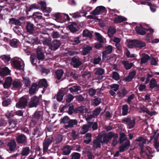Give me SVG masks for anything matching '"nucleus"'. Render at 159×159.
<instances>
[{
	"instance_id": "1",
	"label": "nucleus",
	"mask_w": 159,
	"mask_h": 159,
	"mask_svg": "<svg viewBox=\"0 0 159 159\" xmlns=\"http://www.w3.org/2000/svg\"><path fill=\"white\" fill-rule=\"evenodd\" d=\"M128 47L129 48H142L146 46L145 43L138 39L127 40Z\"/></svg>"
},
{
	"instance_id": "2",
	"label": "nucleus",
	"mask_w": 159,
	"mask_h": 159,
	"mask_svg": "<svg viewBox=\"0 0 159 159\" xmlns=\"http://www.w3.org/2000/svg\"><path fill=\"white\" fill-rule=\"evenodd\" d=\"M38 5H40V8L43 13H46L47 14H44V15L47 16H49V13L52 11V9L51 8L47 7L46 2L44 1H40L38 2Z\"/></svg>"
},
{
	"instance_id": "3",
	"label": "nucleus",
	"mask_w": 159,
	"mask_h": 159,
	"mask_svg": "<svg viewBox=\"0 0 159 159\" xmlns=\"http://www.w3.org/2000/svg\"><path fill=\"white\" fill-rule=\"evenodd\" d=\"M122 123L126 124L127 127L129 129L133 128L135 124V119L131 120L129 117H124L122 119Z\"/></svg>"
},
{
	"instance_id": "4",
	"label": "nucleus",
	"mask_w": 159,
	"mask_h": 159,
	"mask_svg": "<svg viewBox=\"0 0 159 159\" xmlns=\"http://www.w3.org/2000/svg\"><path fill=\"white\" fill-rule=\"evenodd\" d=\"M40 104L39 98L36 96L32 97L28 103V106L30 108L36 107Z\"/></svg>"
},
{
	"instance_id": "5",
	"label": "nucleus",
	"mask_w": 159,
	"mask_h": 159,
	"mask_svg": "<svg viewBox=\"0 0 159 159\" xmlns=\"http://www.w3.org/2000/svg\"><path fill=\"white\" fill-rule=\"evenodd\" d=\"M147 142H142L139 143L138 145L141 148V152H142L143 153H144V154L146 155V156L148 157L149 159H151V158L153 157V156L152 155V152H151L148 149H147L145 151L143 152V149L144 146V144H147Z\"/></svg>"
},
{
	"instance_id": "6",
	"label": "nucleus",
	"mask_w": 159,
	"mask_h": 159,
	"mask_svg": "<svg viewBox=\"0 0 159 159\" xmlns=\"http://www.w3.org/2000/svg\"><path fill=\"white\" fill-rule=\"evenodd\" d=\"M113 132H109L106 134H104L100 137V138L102 137L103 139V141H102V143H105L106 144L108 143L110 140L113 138Z\"/></svg>"
},
{
	"instance_id": "7",
	"label": "nucleus",
	"mask_w": 159,
	"mask_h": 159,
	"mask_svg": "<svg viewBox=\"0 0 159 159\" xmlns=\"http://www.w3.org/2000/svg\"><path fill=\"white\" fill-rule=\"evenodd\" d=\"M53 140L52 137H50L45 139L43 143V151L44 153L47 152L48 147Z\"/></svg>"
},
{
	"instance_id": "8",
	"label": "nucleus",
	"mask_w": 159,
	"mask_h": 159,
	"mask_svg": "<svg viewBox=\"0 0 159 159\" xmlns=\"http://www.w3.org/2000/svg\"><path fill=\"white\" fill-rule=\"evenodd\" d=\"M106 11V8L103 6L97 7L95 9L91 11L90 13L93 15H99L101 13L104 12Z\"/></svg>"
},
{
	"instance_id": "9",
	"label": "nucleus",
	"mask_w": 159,
	"mask_h": 159,
	"mask_svg": "<svg viewBox=\"0 0 159 159\" xmlns=\"http://www.w3.org/2000/svg\"><path fill=\"white\" fill-rule=\"evenodd\" d=\"M82 64V62L80 60L79 57L76 58L75 56L72 57L71 59L70 65L73 67L76 68L79 67Z\"/></svg>"
},
{
	"instance_id": "10",
	"label": "nucleus",
	"mask_w": 159,
	"mask_h": 159,
	"mask_svg": "<svg viewBox=\"0 0 159 159\" xmlns=\"http://www.w3.org/2000/svg\"><path fill=\"white\" fill-rule=\"evenodd\" d=\"M61 45L60 42L59 40H54L52 41L49 46V48L51 50L55 51L58 49Z\"/></svg>"
},
{
	"instance_id": "11",
	"label": "nucleus",
	"mask_w": 159,
	"mask_h": 159,
	"mask_svg": "<svg viewBox=\"0 0 159 159\" xmlns=\"http://www.w3.org/2000/svg\"><path fill=\"white\" fill-rule=\"evenodd\" d=\"M68 28L72 33L76 32L79 31L80 29L77 24L75 22H72L69 25Z\"/></svg>"
},
{
	"instance_id": "12",
	"label": "nucleus",
	"mask_w": 159,
	"mask_h": 159,
	"mask_svg": "<svg viewBox=\"0 0 159 159\" xmlns=\"http://www.w3.org/2000/svg\"><path fill=\"white\" fill-rule=\"evenodd\" d=\"M29 96L27 95L20 98V109L25 108L27 106Z\"/></svg>"
},
{
	"instance_id": "13",
	"label": "nucleus",
	"mask_w": 159,
	"mask_h": 159,
	"mask_svg": "<svg viewBox=\"0 0 159 159\" xmlns=\"http://www.w3.org/2000/svg\"><path fill=\"white\" fill-rule=\"evenodd\" d=\"M30 149L29 147H25L23 148L20 153L22 155L20 159H25V157L27 156L30 153Z\"/></svg>"
},
{
	"instance_id": "14",
	"label": "nucleus",
	"mask_w": 159,
	"mask_h": 159,
	"mask_svg": "<svg viewBox=\"0 0 159 159\" xmlns=\"http://www.w3.org/2000/svg\"><path fill=\"white\" fill-rule=\"evenodd\" d=\"M36 56L37 58L39 60H43L45 58V56L41 48L38 47L36 49Z\"/></svg>"
},
{
	"instance_id": "15",
	"label": "nucleus",
	"mask_w": 159,
	"mask_h": 159,
	"mask_svg": "<svg viewBox=\"0 0 159 159\" xmlns=\"http://www.w3.org/2000/svg\"><path fill=\"white\" fill-rule=\"evenodd\" d=\"M102 141L100 139L97 138L94 139L93 141V144L92 149L93 150H95L97 148H100L101 147V143Z\"/></svg>"
},
{
	"instance_id": "16",
	"label": "nucleus",
	"mask_w": 159,
	"mask_h": 159,
	"mask_svg": "<svg viewBox=\"0 0 159 159\" xmlns=\"http://www.w3.org/2000/svg\"><path fill=\"white\" fill-rule=\"evenodd\" d=\"M77 123V121L75 119H70L67 122L68 124L65 125L64 127L65 129H67L69 128H72L74 125H76Z\"/></svg>"
},
{
	"instance_id": "17",
	"label": "nucleus",
	"mask_w": 159,
	"mask_h": 159,
	"mask_svg": "<svg viewBox=\"0 0 159 159\" xmlns=\"http://www.w3.org/2000/svg\"><path fill=\"white\" fill-rule=\"evenodd\" d=\"M64 16V15L63 14L59 12L53 14L52 13L51 14L52 18L58 22H59L58 21L62 19Z\"/></svg>"
},
{
	"instance_id": "18",
	"label": "nucleus",
	"mask_w": 159,
	"mask_h": 159,
	"mask_svg": "<svg viewBox=\"0 0 159 159\" xmlns=\"http://www.w3.org/2000/svg\"><path fill=\"white\" fill-rule=\"evenodd\" d=\"M136 33L140 35H143L146 34V32L144 30V28L143 27L142 24L139 26H137L135 28Z\"/></svg>"
},
{
	"instance_id": "19",
	"label": "nucleus",
	"mask_w": 159,
	"mask_h": 159,
	"mask_svg": "<svg viewBox=\"0 0 159 159\" xmlns=\"http://www.w3.org/2000/svg\"><path fill=\"white\" fill-rule=\"evenodd\" d=\"M37 84L39 88H43L46 89L48 86L47 82L45 79H43L40 80L38 82Z\"/></svg>"
},
{
	"instance_id": "20",
	"label": "nucleus",
	"mask_w": 159,
	"mask_h": 159,
	"mask_svg": "<svg viewBox=\"0 0 159 159\" xmlns=\"http://www.w3.org/2000/svg\"><path fill=\"white\" fill-rule=\"evenodd\" d=\"M26 28L27 31L31 34L33 33L34 31V25L29 21L27 22Z\"/></svg>"
},
{
	"instance_id": "21",
	"label": "nucleus",
	"mask_w": 159,
	"mask_h": 159,
	"mask_svg": "<svg viewBox=\"0 0 159 159\" xmlns=\"http://www.w3.org/2000/svg\"><path fill=\"white\" fill-rule=\"evenodd\" d=\"M136 71L135 70H133L129 72L128 76L125 78V81L127 82L131 81L136 75Z\"/></svg>"
},
{
	"instance_id": "22",
	"label": "nucleus",
	"mask_w": 159,
	"mask_h": 159,
	"mask_svg": "<svg viewBox=\"0 0 159 159\" xmlns=\"http://www.w3.org/2000/svg\"><path fill=\"white\" fill-rule=\"evenodd\" d=\"M128 91L125 89H123L117 92V94L120 99H122L127 93Z\"/></svg>"
},
{
	"instance_id": "23",
	"label": "nucleus",
	"mask_w": 159,
	"mask_h": 159,
	"mask_svg": "<svg viewBox=\"0 0 159 159\" xmlns=\"http://www.w3.org/2000/svg\"><path fill=\"white\" fill-rule=\"evenodd\" d=\"M40 8V6L38 5V4L36 3H34L31 4L29 8L26 10L25 11L26 13V14L28 15L29 13L28 12L31 11L33 9H38Z\"/></svg>"
},
{
	"instance_id": "24",
	"label": "nucleus",
	"mask_w": 159,
	"mask_h": 159,
	"mask_svg": "<svg viewBox=\"0 0 159 159\" xmlns=\"http://www.w3.org/2000/svg\"><path fill=\"white\" fill-rule=\"evenodd\" d=\"M127 20L126 18L123 17L121 16H118L117 17H115L114 20V22L115 23H120Z\"/></svg>"
},
{
	"instance_id": "25",
	"label": "nucleus",
	"mask_w": 159,
	"mask_h": 159,
	"mask_svg": "<svg viewBox=\"0 0 159 159\" xmlns=\"http://www.w3.org/2000/svg\"><path fill=\"white\" fill-rule=\"evenodd\" d=\"M116 32V29L112 26L110 27L108 29V35L110 37H112L113 35Z\"/></svg>"
},
{
	"instance_id": "26",
	"label": "nucleus",
	"mask_w": 159,
	"mask_h": 159,
	"mask_svg": "<svg viewBox=\"0 0 159 159\" xmlns=\"http://www.w3.org/2000/svg\"><path fill=\"white\" fill-rule=\"evenodd\" d=\"M71 149L72 148L69 145H65L63 148V154L65 155H68L70 153Z\"/></svg>"
},
{
	"instance_id": "27",
	"label": "nucleus",
	"mask_w": 159,
	"mask_h": 159,
	"mask_svg": "<svg viewBox=\"0 0 159 159\" xmlns=\"http://www.w3.org/2000/svg\"><path fill=\"white\" fill-rule=\"evenodd\" d=\"M16 146V143L15 141L12 140L8 143L7 146L9 150L12 151L15 149Z\"/></svg>"
},
{
	"instance_id": "28",
	"label": "nucleus",
	"mask_w": 159,
	"mask_h": 159,
	"mask_svg": "<svg viewBox=\"0 0 159 159\" xmlns=\"http://www.w3.org/2000/svg\"><path fill=\"white\" fill-rule=\"evenodd\" d=\"M10 70L6 67L3 68L0 71V75L3 76L10 74Z\"/></svg>"
},
{
	"instance_id": "29",
	"label": "nucleus",
	"mask_w": 159,
	"mask_h": 159,
	"mask_svg": "<svg viewBox=\"0 0 159 159\" xmlns=\"http://www.w3.org/2000/svg\"><path fill=\"white\" fill-rule=\"evenodd\" d=\"M64 73L63 70L61 69L57 70L55 72L56 78L58 80H59L61 79Z\"/></svg>"
},
{
	"instance_id": "30",
	"label": "nucleus",
	"mask_w": 159,
	"mask_h": 159,
	"mask_svg": "<svg viewBox=\"0 0 159 159\" xmlns=\"http://www.w3.org/2000/svg\"><path fill=\"white\" fill-rule=\"evenodd\" d=\"M122 63L123 64L126 70L130 69L133 66L132 63H129V62L127 61H123Z\"/></svg>"
},
{
	"instance_id": "31",
	"label": "nucleus",
	"mask_w": 159,
	"mask_h": 159,
	"mask_svg": "<svg viewBox=\"0 0 159 159\" xmlns=\"http://www.w3.org/2000/svg\"><path fill=\"white\" fill-rule=\"evenodd\" d=\"M83 37H89L90 39H91L93 37L92 34L90 32V31L87 29L84 30L83 32Z\"/></svg>"
},
{
	"instance_id": "32",
	"label": "nucleus",
	"mask_w": 159,
	"mask_h": 159,
	"mask_svg": "<svg viewBox=\"0 0 159 159\" xmlns=\"http://www.w3.org/2000/svg\"><path fill=\"white\" fill-rule=\"evenodd\" d=\"M38 86V84L36 83H34L32 85L30 88L29 90V93L30 94L32 95L35 93Z\"/></svg>"
},
{
	"instance_id": "33",
	"label": "nucleus",
	"mask_w": 159,
	"mask_h": 159,
	"mask_svg": "<svg viewBox=\"0 0 159 159\" xmlns=\"http://www.w3.org/2000/svg\"><path fill=\"white\" fill-rule=\"evenodd\" d=\"M12 81L11 78L10 77H7L5 83L3 84V87L5 88H8L10 87Z\"/></svg>"
},
{
	"instance_id": "34",
	"label": "nucleus",
	"mask_w": 159,
	"mask_h": 159,
	"mask_svg": "<svg viewBox=\"0 0 159 159\" xmlns=\"http://www.w3.org/2000/svg\"><path fill=\"white\" fill-rule=\"evenodd\" d=\"M42 133L41 131V128L36 126L34 129L33 134L34 135H37V137H39L42 135Z\"/></svg>"
},
{
	"instance_id": "35",
	"label": "nucleus",
	"mask_w": 159,
	"mask_h": 159,
	"mask_svg": "<svg viewBox=\"0 0 159 159\" xmlns=\"http://www.w3.org/2000/svg\"><path fill=\"white\" fill-rule=\"evenodd\" d=\"M70 91L72 93H75L78 92L81 89V87L79 86L74 85L69 89Z\"/></svg>"
},
{
	"instance_id": "36",
	"label": "nucleus",
	"mask_w": 159,
	"mask_h": 159,
	"mask_svg": "<svg viewBox=\"0 0 159 159\" xmlns=\"http://www.w3.org/2000/svg\"><path fill=\"white\" fill-rule=\"evenodd\" d=\"M150 57L147 54H143V57L141 59V63L142 64L146 63L149 59Z\"/></svg>"
},
{
	"instance_id": "37",
	"label": "nucleus",
	"mask_w": 159,
	"mask_h": 159,
	"mask_svg": "<svg viewBox=\"0 0 159 159\" xmlns=\"http://www.w3.org/2000/svg\"><path fill=\"white\" fill-rule=\"evenodd\" d=\"M122 115L123 116H126L128 113L129 106L127 104H125L122 106Z\"/></svg>"
},
{
	"instance_id": "38",
	"label": "nucleus",
	"mask_w": 159,
	"mask_h": 159,
	"mask_svg": "<svg viewBox=\"0 0 159 159\" xmlns=\"http://www.w3.org/2000/svg\"><path fill=\"white\" fill-rule=\"evenodd\" d=\"M113 136L112 145L113 146H115L118 143L117 140L118 138V135L117 133H113Z\"/></svg>"
},
{
	"instance_id": "39",
	"label": "nucleus",
	"mask_w": 159,
	"mask_h": 159,
	"mask_svg": "<svg viewBox=\"0 0 159 159\" xmlns=\"http://www.w3.org/2000/svg\"><path fill=\"white\" fill-rule=\"evenodd\" d=\"M92 50V47L89 46H87L84 48L83 54L84 55H86L88 53H89Z\"/></svg>"
},
{
	"instance_id": "40",
	"label": "nucleus",
	"mask_w": 159,
	"mask_h": 159,
	"mask_svg": "<svg viewBox=\"0 0 159 159\" xmlns=\"http://www.w3.org/2000/svg\"><path fill=\"white\" fill-rule=\"evenodd\" d=\"M64 95V93L62 91H59L57 96V99L59 102H61L63 100Z\"/></svg>"
},
{
	"instance_id": "41",
	"label": "nucleus",
	"mask_w": 159,
	"mask_h": 159,
	"mask_svg": "<svg viewBox=\"0 0 159 159\" xmlns=\"http://www.w3.org/2000/svg\"><path fill=\"white\" fill-rule=\"evenodd\" d=\"M127 137L125 134L122 132L120 134L119 142L121 144L123 143L127 139Z\"/></svg>"
},
{
	"instance_id": "42",
	"label": "nucleus",
	"mask_w": 159,
	"mask_h": 159,
	"mask_svg": "<svg viewBox=\"0 0 159 159\" xmlns=\"http://www.w3.org/2000/svg\"><path fill=\"white\" fill-rule=\"evenodd\" d=\"M157 84L156 80L154 78H152L150 81L149 83V88L150 89H152L154 88L155 85Z\"/></svg>"
},
{
	"instance_id": "43",
	"label": "nucleus",
	"mask_w": 159,
	"mask_h": 159,
	"mask_svg": "<svg viewBox=\"0 0 159 159\" xmlns=\"http://www.w3.org/2000/svg\"><path fill=\"white\" fill-rule=\"evenodd\" d=\"M40 14L41 15L42 14L39 12H34L33 13L32 16H30V17H32L33 18H36H36L41 19H43V16L41 15H39Z\"/></svg>"
},
{
	"instance_id": "44",
	"label": "nucleus",
	"mask_w": 159,
	"mask_h": 159,
	"mask_svg": "<svg viewBox=\"0 0 159 159\" xmlns=\"http://www.w3.org/2000/svg\"><path fill=\"white\" fill-rule=\"evenodd\" d=\"M84 107L81 106L75 109L74 110V113H84Z\"/></svg>"
},
{
	"instance_id": "45",
	"label": "nucleus",
	"mask_w": 159,
	"mask_h": 159,
	"mask_svg": "<svg viewBox=\"0 0 159 159\" xmlns=\"http://www.w3.org/2000/svg\"><path fill=\"white\" fill-rule=\"evenodd\" d=\"M135 141L139 142H147V144H149L150 142V141H149L147 139H144V137L142 136H140L138 137L137 138L135 139Z\"/></svg>"
},
{
	"instance_id": "46",
	"label": "nucleus",
	"mask_w": 159,
	"mask_h": 159,
	"mask_svg": "<svg viewBox=\"0 0 159 159\" xmlns=\"http://www.w3.org/2000/svg\"><path fill=\"white\" fill-rule=\"evenodd\" d=\"M104 70L100 68H97L95 72V74L96 75H101L103 74L104 73Z\"/></svg>"
},
{
	"instance_id": "47",
	"label": "nucleus",
	"mask_w": 159,
	"mask_h": 159,
	"mask_svg": "<svg viewBox=\"0 0 159 159\" xmlns=\"http://www.w3.org/2000/svg\"><path fill=\"white\" fill-rule=\"evenodd\" d=\"M41 112L40 111H36L33 115L34 119L36 120H39L41 116Z\"/></svg>"
},
{
	"instance_id": "48",
	"label": "nucleus",
	"mask_w": 159,
	"mask_h": 159,
	"mask_svg": "<svg viewBox=\"0 0 159 159\" xmlns=\"http://www.w3.org/2000/svg\"><path fill=\"white\" fill-rule=\"evenodd\" d=\"M23 82L25 85L26 87H28L30 84V81L28 77H22Z\"/></svg>"
},
{
	"instance_id": "49",
	"label": "nucleus",
	"mask_w": 159,
	"mask_h": 159,
	"mask_svg": "<svg viewBox=\"0 0 159 159\" xmlns=\"http://www.w3.org/2000/svg\"><path fill=\"white\" fill-rule=\"evenodd\" d=\"M74 105L72 103L69 104V108L68 111V113L70 115H72L74 113Z\"/></svg>"
},
{
	"instance_id": "50",
	"label": "nucleus",
	"mask_w": 159,
	"mask_h": 159,
	"mask_svg": "<svg viewBox=\"0 0 159 159\" xmlns=\"http://www.w3.org/2000/svg\"><path fill=\"white\" fill-rule=\"evenodd\" d=\"M30 61L32 64L35 65L37 61V60L35 54H33L31 55L30 57Z\"/></svg>"
},
{
	"instance_id": "51",
	"label": "nucleus",
	"mask_w": 159,
	"mask_h": 159,
	"mask_svg": "<svg viewBox=\"0 0 159 159\" xmlns=\"http://www.w3.org/2000/svg\"><path fill=\"white\" fill-rule=\"evenodd\" d=\"M89 128L86 125H83L82 130L80 131V133L82 134H84L86 133L89 130Z\"/></svg>"
},
{
	"instance_id": "52",
	"label": "nucleus",
	"mask_w": 159,
	"mask_h": 159,
	"mask_svg": "<svg viewBox=\"0 0 159 159\" xmlns=\"http://www.w3.org/2000/svg\"><path fill=\"white\" fill-rule=\"evenodd\" d=\"M74 97L71 94H69L67 95L65 98L66 103H70L73 99Z\"/></svg>"
},
{
	"instance_id": "53",
	"label": "nucleus",
	"mask_w": 159,
	"mask_h": 159,
	"mask_svg": "<svg viewBox=\"0 0 159 159\" xmlns=\"http://www.w3.org/2000/svg\"><path fill=\"white\" fill-rule=\"evenodd\" d=\"M12 66L16 69H19L20 64L18 61L14 60L12 63Z\"/></svg>"
},
{
	"instance_id": "54",
	"label": "nucleus",
	"mask_w": 159,
	"mask_h": 159,
	"mask_svg": "<svg viewBox=\"0 0 159 159\" xmlns=\"http://www.w3.org/2000/svg\"><path fill=\"white\" fill-rule=\"evenodd\" d=\"M158 131V130H157L156 131H154L153 132V135L151 136L150 137V141H151L153 139H157L158 140V138L159 137V133L157 134Z\"/></svg>"
},
{
	"instance_id": "55",
	"label": "nucleus",
	"mask_w": 159,
	"mask_h": 159,
	"mask_svg": "<svg viewBox=\"0 0 159 159\" xmlns=\"http://www.w3.org/2000/svg\"><path fill=\"white\" fill-rule=\"evenodd\" d=\"M95 34L97 40L100 43H103V40L101 34L95 32Z\"/></svg>"
},
{
	"instance_id": "56",
	"label": "nucleus",
	"mask_w": 159,
	"mask_h": 159,
	"mask_svg": "<svg viewBox=\"0 0 159 159\" xmlns=\"http://www.w3.org/2000/svg\"><path fill=\"white\" fill-rule=\"evenodd\" d=\"M63 139V137L61 135H58L55 139V143L58 144L61 142Z\"/></svg>"
},
{
	"instance_id": "57",
	"label": "nucleus",
	"mask_w": 159,
	"mask_h": 159,
	"mask_svg": "<svg viewBox=\"0 0 159 159\" xmlns=\"http://www.w3.org/2000/svg\"><path fill=\"white\" fill-rule=\"evenodd\" d=\"M0 58L5 62H8L10 61L11 58L9 56L2 55L0 56Z\"/></svg>"
},
{
	"instance_id": "58",
	"label": "nucleus",
	"mask_w": 159,
	"mask_h": 159,
	"mask_svg": "<svg viewBox=\"0 0 159 159\" xmlns=\"http://www.w3.org/2000/svg\"><path fill=\"white\" fill-rule=\"evenodd\" d=\"M105 49V50L104 52L107 53L108 54H109L112 52L113 48L111 46L109 45L108 46H106Z\"/></svg>"
},
{
	"instance_id": "59",
	"label": "nucleus",
	"mask_w": 159,
	"mask_h": 159,
	"mask_svg": "<svg viewBox=\"0 0 159 159\" xmlns=\"http://www.w3.org/2000/svg\"><path fill=\"white\" fill-rule=\"evenodd\" d=\"M71 156V159H80L81 155L79 153L75 152L72 153Z\"/></svg>"
},
{
	"instance_id": "60",
	"label": "nucleus",
	"mask_w": 159,
	"mask_h": 159,
	"mask_svg": "<svg viewBox=\"0 0 159 159\" xmlns=\"http://www.w3.org/2000/svg\"><path fill=\"white\" fill-rule=\"evenodd\" d=\"M102 109L100 107H99L98 108H97L93 111V116H97L99 115Z\"/></svg>"
},
{
	"instance_id": "61",
	"label": "nucleus",
	"mask_w": 159,
	"mask_h": 159,
	"mask_svg": "<svg viewBox=\"0 0 159 159\" xmlns=\"http://www.w3.org/2000/svg\"><path fill=\"white\" fill-rule=\"evenodd\" d=\"M27 142V138L23 134H20V144L25 143Z\"/></svg>"
},
{
	"instance_id": "62",
	"label": "nucleus",
	"mask_w": 159,
	"mask_h": 159,
	"mask_svg": "<svg viewBox=\"0 0 159 159\" xmlns=\"http://www.w3.org/2000/svg\"><path fill=\"white\" fill-rule=\"evenodd\" d=\"M70 119L69 117L67 116H64L63 118H61L60 120L61 123H67V122Z\"/></svg>"
},
{
	"instance_id": "63",
	"label": "nucleus",
	"mask_w": 159,
	"mask_h": 159,
	"mask_svg": "<svg viewBox=\"0 0 159 159\" xmlns=\"http://www.w3.org/2000/svg\"><path fill=\"white\" fill-rule=\"evenodd\" d=\"M154 139V144L155 148L156 149L157 151L158 152H159V142H158V140L157 139Z\"/></svg>"
},
{
	"instance_id": "64",
	"label": "nucleus",
	"mask_w": 159,
	"mask_h": 159,
	"mask_svg": "<svg viewBox=\"0 0 159 159\" xmlns=\"http://www.w3.org/2000/svg\"><path fill=\"white\" fill-rule=\"evenodd\" d=\"M112 77L113 79L116 80H118L120 79L119 74L116 71H114L113 72Z\"/></svg>"
}]
</instances>
